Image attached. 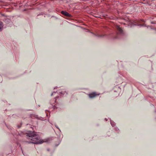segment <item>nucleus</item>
Segmentation results:
<instances>
[{"label": "nucleus", "mask_w": 156, "mask_h": 156, "mask_svg": "<svg viewBox=\"0 0 156 156\" xmlns=\"http://www.w3.org/2000/svg\"><path fill=\"white\" fill-rule=\"evenodd\" d=\"M27 135L28 136L29 140L26 142L29 144L32 143L35 144H41L47 141L42 140L38 136L34 131H29L26 133Z\"/></svg>", "instance_id": "1"}, {"label": "nucleus", "mask_w": 156, "mask_h": 156, "mask_svg": "<svg viewBox=\"0 0 156 156\" xmlns=\"http://www.w3.org/2000/svg\"><path fill=\"white\" fill-rule=\"evenodd\" d=\"M99 94H97L95 92H93L89 94V96L90 98H94L97 95H98Z\"/></svg>", "instance_id": "2"}, {"label": "nucleus", "mask_w": 156, "mask_h": 156, "mask_svg": "<svg viewBox=\"0 0 156 156\" xmlns=\"http://www.w3.org/2000/svg\"><path fill=\"white\" fill-rule=\"evenodd\" d=\"M9 16H5L3 19V21L6 23H8L9 22Z\"/></svg>", "instance_id": "3"}, {"label": "nucleus", "mask_w": 156, "mask_h": 156, "mask_svg": "<svg viewBox=\"0 0 156 156\" xmlns=\"http://www.w3.org/2000/svg\"><path fill=\"white\" fill-rule=\"evenodd\" d=\"M61 13L64 15L67 16H70V15L69 14L68 12H66V11H62L61 12Z\"/></svg>", "instance_id": "4"}, {"label": "nucleus", "mask_w": 156, "mask_h": 156, "mask_svg": "<svg viewBox=\"0 0 156 156\" xmlns=\"http://www.w3.org/2000/svg\"><path fill=\"white\" fill-rule=\"evenodd\" d=\"M116 28L117 30L119 31V32L120 33H122V30L120 28L119 26H116Z\"/></svg>", "instance_id": "5"}, {"label": "nucleus", "mask_w": 156, "mask_h": 156, "mask_svg": "<svg viewBox=\"0 0 156 156\" xmlns=\"http://www.w3.org/2000/svg\"><path fill=\"white\" fill-rule=\"evenodd\" d=\"M3 23L2 22L0 21V31H1L3 28Z\"/></svg>", "instance_id": "6"}, {"label": "nucleus", "mask_w": 156, "mask_h": 156, "mask_svg": "<svg viewBox=\"0 0 156 156\" xmlns=\"http://www.w3.org/2000/svg\"><path fill=\"white\" fill-rule=\"evenodd\" d=\"M112 126H113L115 125V123L111 121L110 122Z\"/></svg>", "instance_id": "7"}, {"label": "nucleus", "mask_w": 156, "mask_h": 156, "mask_svg": "<svg viewBox=\"0 0 156 156\" xmlns=\"http://www.w3.org/2000/svg\"><path fill=\"white\" fill-rule=\"evenodd\" d=\"M37 115H32V116H31V117H34L35 118H37Z\"/></svg>", "instance_id": "8"}, {"label": "nucleus", "mask_w": 156, "mask_h": 156, "mask_svg": "<svg viewBox=\"0 0 156 156\" xmlns=\"http://www.w3.org/2000/svg\"><path fill=\"white\" fill-rule=\"evenodd\" d=\"M56 92H53L51 94V95L52 96L54 94H55Z\"/></svg>", "instance_id": "9"}, {"label": "nucleus", "mask_w": 156, "mask_h": 156, "mask_svg": "<svg viewBox=\"0 0 156 156\" xmlns=\"http://www.w3.org/2000/svg\"><path fill=\"white\" fill-rule=\"evenodd\" d=\"M55 126L58 129H59V128H58V126H56V125H55Z\"/></svg>", "instance_id": "10"}, {"label": "nucleus", "mask_w": 156, "mask_h": 156, "mask_svg": "<svg viewBox=\"0 0 156 156\" xmlns=\"http://www.w3.org/2000/svg\"><path fill=\"white\" fill-rule=\"evenodd\" d=\"M61 94H64V93H63V92H61L60 93Z\"/></svg>", "instance_id": "11"}, {"label": "nucleus", "mask_w": 156, "mask_h": 156, "mask_svg": "<svg viewBox=\"0 0 156 156\" xmlns=\"http://www.w3.org/2000/svg\"><path fill=\"white\" fill-rule=\"evenodd\" d=\"M105 120H106V121H107V119L106 118L105 119Z\"/></svg>", "instance_id": "12"}, {"label": "nucleus", "mask_w": 156, "mask_h": 156, "mask_svg": "<svg viewBox=\"0 0 156 156\" xmlns=\"http://www.w3.org/2000/svg\"><path fill=\"white\" fill-rule=\"evenodd\" d=\"M56 101V99H55V101Z\"/></svg>", "instance_id": "13"}]
</instances>
